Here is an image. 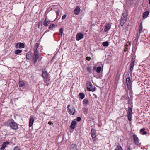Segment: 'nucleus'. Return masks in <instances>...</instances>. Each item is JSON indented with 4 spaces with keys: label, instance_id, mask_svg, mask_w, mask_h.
<instances>
[{
    "label": "nucleus",
    "instance_id": "a19ab883",
    "mask_svg": "<svg viewBox=\"0 0 150 150\" xmlns=\"http://www.w3.org/2000/svg\"><path fill=\"white\" fill-rule=\"evenodd\" d=\"M87 70L88 72H90L91 70V69L90 67H88L87 68Z\"/></svg>",
    "mask_w": 150,
    "mask_h": 150
},
{
    "label": "nucleus",
    "instance_id": "9d476101",
    "mask_svg": "<svg viewBox=\"0 0 150 150\" xmlns=\"http://www.w3.org/2000/svg\"><path fill=\"white\" fill-rule=\"evenodd\" d=\"M9 144V142L8 141L4 142L2 145L1 147L0 148L1 150H3L6 147L7 145Z\"/></svg>",
    "mask_w": 150,
    "mask_h": 150
},
{
    "label": "nucleus",
    "instance_id": "c03bdc74",
    "mask_svg": "<svg viewBox=\"0 0 150 150\" xmlns=\"http://www.w3.org/2000/svg\"><path fill=\"white\" fill-rule=\"evenodd\" d=\"M48 124L49 125L53 124V122L50 121L48 122Z\"/></svg>",
    "mask_w": 150,
    "mask_h": 150
},
{
    "label": "nucleus",
    "instance_id": "412c9836",
    "mask_svg": "<svg viewBox=\"0 0 150 150\" xmlns=\"http://www.w3.org/2000/svg\"><path fill=\"white\" fill-rule=\"evenodd\" d=\"M135 61L134 58H132V62L130 63V67L133 68L134 66Z\"/></svg>",
    "mask_w": 150,
    "mask_h": 150
},
{
    "label": "nucleus",
    "instance_id": "ea45409f",
    "mask_svg": "<svg viewBox=\"0 0 150 150\" xmlns=\"http://www.w3.org/2000/svg\"><path fill=\"white\" fill-rule=\"evenodd\" d=\"M86 59L88 61H89L91 59L90 57H86Z\"/></svg>",
    "mask_w": 150,
    "mask_h": 150
},
{
    "label": "nucleus",
    "instance_id": "bb28decb",
    "mask_svg": "<svg viewBox=\"0 0 150 150\" xmlns=\"http://www.w3.org/2000/svg\"><path fill=\"white\" fill-rule=\"evenodd\" d=\"M22 51L21 50L17 49L15 51V54H18L21 53Z\"/></svg>",
    "mask_w": 150,
    "mask_h": 150
},
{
    "label": "nucleus",
    "instance_id": "cd10ccee",
    "mask_svg": "<svg viewBox=\"0 0 150 150\" xmlns=\"http://www.w3.org/2000/svg\"><path fill=\"white\" fill-rule=\"evenodd\" d=\"M102 44L104 46L107 47L109 43L108 41H105L103 42Z\"/></svg>",
    "mask_w": 150,
    "mask_h": 150
},
{
    "label": "nucleus",
    "instance_id": "aec40b11",
    "mask_svg": "<svg viewBox=\"0 0 150 150\" xmlns=\"http://www.w3.org/2000/svg\"><path fill=\"white\" fill-rule=\"evenodd\" d=\"M80 8L79 7H77L74 10V13L76 15L78 14L80 11Z\"/></svg>",
    "mask_w": 150,
    "mask_h": 150
},
{
    "label": "nucleus",
    "instance_id": "4468645a",
    "mask_svg": "<svg viewBox=\"0 0 150 150\" xmlns=\"http://www.w3.org/2000/svg\"><path fill=\"white\" fill-rule=\"evenodd\" d=\"M34 120L33 117L31 116L29 122V127H31L33 125Z\"/></svg>",
    "mask_w": 150,
    "mask_h": 150
},
{
    "label": "nucleus",
    "instance_id": "7ed1b4c3",
    "mask_svg": "<svg viewBox=\"0 0 150 150\" xmlns=\"http://www.w3.org/2000/svg\"><path fill=\"white\" fill-rule=\"evenodd\" d=\"M86 86L87 87V89L88 91H94L95 90L94 88H93V85L91 83L90 81L87 82Z\"/></svg>",
    "mask_w": 150,
    "mask_h": 150
},
{
    "label": "nucleus",
    "instance_id": "49530a36",
    "mask_svg": "<svg viewBox=\"0 0 150 150\" xmlns=\"http://www.w3.org/2000/svg\"><path fill=\"white\" fill-rule=\"evenodd\" d=\"M144 129H141L140 130V132H144Z\"/></svg>",
    "mask_w": 150,
    "mask_h": 150
},
{
    "label": "nucleus",
    "instance_id": "4c0bfd02",
    "mask_svg": "<svg viewBox=\"0 0 150 150\" xmlns=\"http://www.w3.org/2000/svg\"><path fill=\"white\" fill-rule=\"evenodd\" d=\"M85 105H87L88 104V100H87L86 99H85Z\"/></svg>",
    "mask_w": 150,
    "mask_h": 150
},
{
    "label": "nucleus",
    "instance_id": "b1692460",
    "mask_svg": "<svg viewBox=\"0 0 150 150\" xmlns=\"http://www.w3.org/2000/svg\"><path fill=\"white\" fill-rule=\"evenodd\" d=\"M18 84L19 85V86L20 87H23L25 85V83L24 82L22 81H19L18 83Z\"/></svg>",
    "mask_w": 150,
    "mask_h": 150
},
{
    "label": "nucleus",
    "instance_id": "2f4dec72",
    "mask_svg": "<svg viewBox=\"0 0 150 150\" xmlns=\"http://www.w3.org/2000/svg\"><path fill=\"white\" fill-rule=\"evenodd\" d=\"M140 34L141 33H140L139 32L136 34V39H138L139 37L140 36Z\"/></svg>",
    "mask_w": 150,
    "mask_h": 150
},
{
    "label": "nucleus",
    "instance_id": "f3484780",
    "mask_svg": "<svg viewBox=\"0 0 150 150\" xmlns=\"http://www.w3.org/2000/svg\"><path fill=\"white\" fill-rule=\"evenodd\" d=\"M111 26L109 24H107L105 26L104 31L105 32L108 31L110 28Z\"/></svg>",
    "mask_w": 150,
    "mask_h": 150
},
{
    "label": "nucleus",
    "instance_id": "0eeeda50",
    "mask_svg": "<svg viewBox=\"0 0 150 150\" xmlns=\"http://www.w3.org/2000/svg\"><path fill=\"white\" fill-rule=\"evenodd\" d=\"M91 135L93 139L94 140H95L96 136V130L93 129H92L91 130Z\"/></svg>",
    "mask_w": 150,
    "mask_h": 150
},
{
    "label": "nucleus",
    "instance_id": "9b49d317",
    "mask_svg": "<svg viewBox=\"0 0 150 150\" xmlns=\"http://www.w3.org/2000/svg\"><path fill=\"white\" fill-rule=\"evenodd\" d=\"M24 44L22 43H17L15 47L16 48H22L24 47Z\"/></svg>",
    "mask_w": 150,
    "mask_h": 150
},
{
    "label": "nucleus",
    "instance_id": "dca6fc26",
    "mask_svg": "<svg viewBox=\"0 0 150 150\" xmlns=\"http://www.w3.org/2000/svg\"><path fill=\"white\" fill-rule=\"evenodd\" d=\"M50 21H47V18H45L43 22V25L45 26H47L48 24L50 23Z\"/></svg>",
    "mask_w": 150,
    "mask_h": 150
},
{
    "label": "nucleus",
    "instance_id": "6ab92c4d",
    "mask_svg": "<svg viewBox=\"0 0 150 150\" xmlns=\"http://www.w3.org/2000/svg\"><path fill=\"white\" fill-rule=\"evenodd\" d=\"M128 15V14L127 11H125L122 14V18H126L127 19V17Z\"/></svg>",
    "mask_w": 150,
    "mask_h": 150
},
{
    "label": "nucleus",
    "instance_id": "5701e85b",
    "mask_svg": "<svg viewBox=\"0 0 150 150\" xmlns=\"http://www.w3.org/2000/svg\"><path fill=\"white\" fill-rule=\"evenodd\" d=\"M149 14V12L148 11H146L144 12L143 15V18H146Z\"/></svg>",
    "mask_w": 150,
    "mask_h": 150
},
{
    "label": "nucleus",
    "instance_id": "f8f14e48",
    "mask_svg": "<svg viewBox=\"0 0 150 150\" xmlns=\"http://www.w3.org/2000/svg\"><path fill=\"white\" fill-rule=\"evenodd\" d=\"M83 37V35L82 33H78L76 36V40L79 41L82 39Z\"/></svg>",
    "mask_w": 150,
    "mask_h": 150
},
{
    "label": "nucleus",
    "instance_id": "c756f323",
    "mask_svg": "<svg viewBox=\"0 0 150 150\" xmlns=\"http://www.w3.org/2000/svg\"><path fill=\"white\" fill-rule=\"evenodd\" d=\"M26 58L28 59H30L31 58V55L29 53H27L26 56Z\"/></svg>",
    "mask_w": 150,
    "mask_h": 150
},
{
    "label": "nucleus",
    "instance_id": "f03ea898",
    "mask_svg": "<svg viewBox=\"0 0 150 150\" xmlns=\"http://www.w3.org/2000/svg\"><path fill=\"white\" fill-rule=\"evenodd\" d=\"M9 126L11 129L16 130L18 129L17 124L14 120H12L9 123Z\"/></svg>",
    "mask_w": 150,
    "mask_h": 150
},
{
    "label": "nucleus",
    "instance_id": "de8ad7c7",
    "mask_svg": "<svg viewBox=\"0 0 150 150\" xmlns=\"http://www.w3.org/2000/svg\"><path fill=\"white\" fill-rule=\"evenodd\" d=\"M127 150H130V147H128Z\"/></svg>",
    "mask_w": 150,
    "mask_h": 150
},
{
    "label": "nucleus",
    "instance_id": "39448f33",
    "mask_svg": "<svg viewBox=\"0 0 150 150\" xmlns=\"http://www.w3.org/2000/svg\"><path fill=\"white\" fill-rule=\"evenodd\" d=\"M126 82L127 88L129 90H131L132 89V83L131 80L129 77H127L126 78Z\"/></svg>",
    "mask_w": 150,
    "mask_h": 150
},
{
    "label": "nucleus",
    "instance_id": "1a4fd4ad",
    "mask_svg": "<svg viewBox=\"0 0 150 150\" xmlns=\"http://www.w3.org/2000/svg\"><path fill=\"white\" fill-rule=\"evenodd\" d=\"M134 142L135 144L138 145L139 144V140L136 134L133 135Z\"/></svg>",
    "mask_w": 150,
    "mask_h": 150
},
{
    "label": "nucleus",
    "instance_id": "ddd939ff",
    "mask_svg": "<svg viewBox=\"0 0 150 150\" xmlns=\"http://www.w3.org/2000/svg\"><path fill=\"white\" fill-rule=\"evenodd\" d=\"M127 19L125 18H122L120 21V23L121 26H123L125 23Z\"/></svg>",
    "mask_w": 150,
    "mask_h": 150
},
{
    "label": "nucleus",
    "instance_id": "e433bc0d",
    "mask_svg": "<svg viewBox=\"0 0 150 150\" xmlns=\"http://www.w3.org/2000/svg\"><path fill=\"white\" fill-rule=\"evenodd\" d=\"M67 17V15L66 14L62 16V19H65Z\"/></svg>",
    "mask_w": 150,
    "mask_h": 150
},
{
    "label": "nucleus",
    "instance_id": "3c124183",
    "mask_svg": "<svg viewBox=\"0 0 150 150\" xmlns=\"http://www.w3.org/2000/svg\"><path fill=\"white\" fill-rule=\"evenodd\" d=\"M83 103H84V100H83Z\"/></svg>",
    "mask_w": 150,
    "mask_h": 150
},
{
    "label": "nucleus",
    "instance_id": "c85d7f7f",
    "mask_svg": "<svg viewBox=\"0 0 150 150\" xmlns=\"http://www.w3.org/2000/svg\"><path fill=\"white\" fill-rule=\"evenodd\" d=\"M115 150H123V149L120 146L117 145V148Z\"/></svg>",
    "mask_w": 150,
    "mask_h": 150
},
{
    "label": "nucleus",
    "instance_id": "a878e982",
    "mask_svg": "<svg viewBox=\"0 0 150 150\" xmlns=\"http://www.w3.org/2000/svg\"><path fill=\"white\" fill-rule=\"evenodd\" d=\"M103 69L100 66H99L96 69V72L98 73H100L101 71Z\"/></svg>",
    "mask_w": 150,
    "mask_h": 150
},
{
    "label": "nucleus",
    "instance_id": "c9c22d12",
    "mask_svg": "<svg viewBox=\"0 0 150 150\" xmlns=\"http://www.w3.org/2000/svg\"><path fill=\"white\" fill-rule=\"evenodd\" d=\"M13 150H21L19 147L17 146H15L13 149Z\"/></svg>",
    "mask_w": 150,
    "mask_h": 150
},
{
    "label": "nucleus",
    "instance_id": "37998d69",
    "mask_svg": "<svg viewBox=\"0 0 150 150\" xmlns=\"http://www.w3.org/2000/svg\"><path fill=\"white\" fill-rule=\"evenodd\" d=\"M147 133V132L146 131H144V132H143V133H142V134L143 135H145V134H146Z\"/></svg>",
    "mask_w": 150,
    "mask_h": 150
},
{
    "label": "nucleus",
    "instance_id": "393cba45",
    "mask_svg": "<svg viewBox=\"0 0 150 150\" xmlns=\"http://www.w3.org/2000/svg\"><path fill=\"white\" fill-rule=\"evenodd\" d=\"M79 96L81 99H82L84 98V94L83 93H80L79 94Z\"/></svg>",
    "mask_w": 150,
    "mask_h": 150
},
{
    "label": "nucleus",
    "instance_id": "09e8293b",
    "mask_svg": "<svg viewBox=\"0 0 150 150\" xmlns=\"http://www.w3.org/2000/svg\"><path fill=\"white\" fill-rule=\"evenodd\" d=\"M85 112H87L88 111V110L86 109L85 108Z\"/></svg>",
    "mask_w": 150,
    "mask_h": 150
},
{
    "label": "nucleus",
    "instance_id": "f704fd0d",
    "mask_svg": "<svg viewBox=\"0 0 150 150\" xmlns=\"http://www.w3.org/2000/svg\"><path fill=\"white\" fill-rule=\"evenodd\" d=\"M133 69V68L130 67V69H129V71L130 73L131 74H132Z\"/></svg>",
    "mask_w": 150,
    "mask_h": 150
},
{
    "label": "nucleus",
    "instance_id": "f257e3e1",
    "mask_svg": "<svg viewBox=\"0 0 150 150\" xmlns=\"http://www.w3.org/2000/svg\"><path fill=\"white\" fill-rule=\"evenodd\" d=\"M68 112L71 115H74L76 112L74 107L72 105H69L67 107Z\"/></svg>",
    "mask_w": 150,
    "mask_h": 150
},
{
    "label": "nucleus",
    "instance_id": "a18cd8bd",
    "mask_svg": "<svg viewBox=\"0 0 150 150\" xmlns=\"http://www.w3.org/2000/svg\"><path fill=\"white\" fill-rule=\"evenodd\" d=\"M59 11H58V12L57 13V16H58L59 15Z\"/></svg>",
    "mask_w": 150,
    "mask_h": 150
},
{
    "label": "nucleus",
    "instance_id": "2eb2a0df",
    "mask_svg": "<svg viewBox=\"0 0 150 150\" xmlns=\"http://www.w3.org/2000/svg\"><path fill=\"white\" fill-rule=\"evenodd\" d=\"M76 123L77 122L75 120H74L72 122L70 126L71 129H74V128L75 125Z\"/></svg>",
    "mask_w": 150,
    "mask_h": 150
},
{
    "label": "nucleus",
    "instance_id": "20e7f679",
    "mask_svg": "<svg viewBox=\"0 0 150 150\" xmlns=\"http://www.w3.org/2000/svg\"><path fill=\"white\" fill-rule=\"evenodd\" d=\"M132 109L129 107L128 108L127 117L128 120L130 121L132 120Z\"/></svg>",
    "mask_w": 150,
    "mask_h": 150
},
{
    "label": "nucleus",
    "instance_id": "a211bd4d",
    "mask_svg": "<svg viewBox=\"0 0 150 150\" xmlns=\"http://www.w3.org/2000/svg\"><path fill=\"white\" fill-rule=\"evenodd\" d=\"M39 46V44L38 43H36L35 45L34 46L33 50L34 52H39L38 50V49Z\"/></svg>",
    "mask_w": 150,
    "mask_h": 150
},
{
    "label": "nucleus",
    "instance_id": "72a5a7b5",
    "mask_svg": "<svg viewBox=\"0 0 150 150\" xmlns=\"http://www.w3.org/2000/svg\"><path fill=\"white\" fill-rule=\"evenodd\" d=\"M137 47L135 46L134 47H133L132 49V52L135 53L136 52V51L137 50Z\"/></svg>",
    "mask_w": 150,
    "mask_h": 150
},
{
    "label": "nucleus",
    "instance_id": "423d86ee",
    "mask_svg": "<svg viewBox=\"0 0 150 150\" xmlns=\"http://www.w3.org/2000/svg\"><path fill=\"white\" fill-rule=\"evenodd\" d=\"M39 57V52H34L33 56V60L35 63L37 62V59Z\"/></svg>",
    "mask_w": 150,
    "mask_h": 150
},
{
    "label": "nucleus",
    "instance_id": "4be33fe9",
    "mask_svg": "<svg viewBox=\"0 0 150 150\" xmlns=\"http://www.w3.org/2000/svg\"><path fill=\"white\" fill-rule=\"evenodd\" d=\"M143 29V27H142V22H141L139 24V32L140 33H141L142 32V30Z\"/></svg>",
    "mask_w": 150,
    "mask_h": 150
},
{
    "label": "nucleus",
    "instance_id": "6e6552de",
    "mask_svg": "<svg viewBox=\"0 0 150 150\" xmlns=\"http://www.w3.org/2000/svg\"><path fill=\"white\" fill-rule=\"evenodd\" d=\"M42 76L44 78H46L49 75L48 73L45 69H43L42 70Z\"/></svg>",
    "mask_w": 150,
    "mask_h": 150
},
{
    "label": "nucleus",
    "instance_id": "8fccbe9b",
    "mask_svg": "<svg viewBox=\"0 0 150 150\" xmlns=\"http://www.w3.org/2000/svg\"><path fill=\"white\" fill-rule=\"evenodd\" d=\"M149 4H150V0H149Z\"/></svg>",
    "mask_w": 150,
    "mask_h": 150
},
{
    "label": "nucleus",
    "instance_id": "473e14b6",
    "mask_svg": "<svg viewBox=\"0 0 150 150\" xmlns=\"http://www.w3.org/2000/svg\"><path fill=\"white\" fill-rule=\"evenodd\" d=\"M55 26V25L54 24H52L50 25L49 26V28L53 29L54 28Z\"/></svg>",
    "mask_w": 150,
    "mask_h": 150
},
{
    "label": "nucleus",
    "instance_id": "58836bf2",
    "mask_svg": "<svg viewBox=\"0 0 150 150\" xmlns=\"http://www.w3.org/2000/svg\"><path fill=\"white\" fill-rule=\"evenodd\" d=\"M76 120L78 121H80L81 120V118L80 117H78L76 118Z\"/></svg>",
    "mask_w": 150,
    "mask_h": 150
},
{
    "label": "nucleus",
    "instance_id": "79ce46f5",
    "mask_svg": "<svg viewBox=\"0 0 150 150\" xmlns=\"http://www.w3.org/2000/svg\"><path fill=\"white\" fill-rule=\"evenodd\" d=\"M128 48H127V47H126L125 48V49L124 50V51L125 52H126L127 51H128Z\"/></svg>",
    "mask_w": 150,
    "mask_h": 150
},
{
    "label": "nucleus",
    "instance_id": "7c9ffc66",
    "mask_svg": "<svg viewBox=\"0 0 150 150\" xmlns=\"http://www.w3.org/2000/svg\"><path fill=\"white\" fill-rule=\"evenodd\" d=\"M60 33L59 34L61 36H62V33H63V31L62 30V28H60L59 30Z\"/></svg>",
    "mask_w": 150,
    "mask_h": 150
}]
</instances>
